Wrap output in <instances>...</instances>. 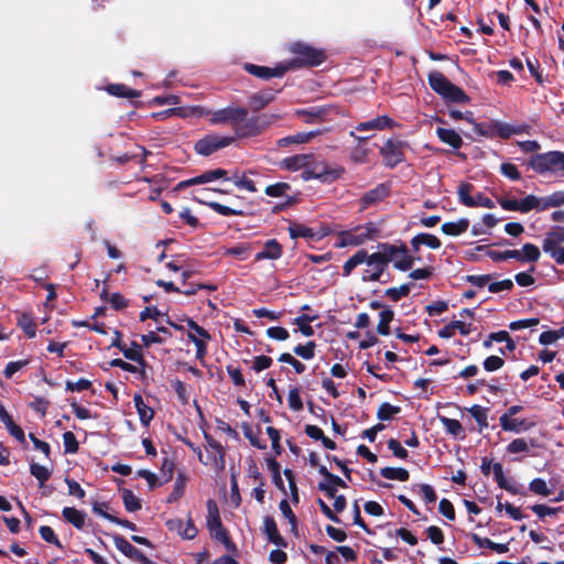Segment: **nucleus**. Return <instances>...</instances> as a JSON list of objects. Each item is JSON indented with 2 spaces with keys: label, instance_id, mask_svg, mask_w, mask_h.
<instances>
[{
  "label": "nucleus",
  "instance_id": "obj_1",
  "mask_svg": "<svg viewBox=\"0 0 564 564\" xmlns=\"http://www.w3.org/2000/svg\"><path fill=\"white\" fill-rule=\"evenodd\" d=\"M289 51L293 54V58L283 64L284 67H288V70L301 67L319 66L327 58L325 50L314 47L304 42L290 44Z\"/></svg>",
  "mask_w": 564,
  "mask_h": 564
},
{
  "label": "nucleus",
  "instance_id": "obj_2",
  "mask_svg": "<svg viewBox=\"0 0 564 564\" xmlns=\"http://www.w3.org/2000/svg\"><path fill=\"white\" fill-rule=\"evenodd\" d=\"M528 166L541 175L564 172V152L549 151L533 154L528 162Z\"/></svg>",
  "mask_w": 564,
  "mask_h": 564
},
{
  "label": "nucleus",
  "instance_id": "obj_3",
  "mask_svg": "<svg viewBox=\"0 0 564 564\" xmlns=\"http://www.w3.org/2000/svg\"><path fill=\"white\" fill-rule=\"evenodd\" d=\"M529 126H511L498 120L475 123V133L480 137L496 138L499 137L503 140L509 139L513 134L527 133Z\"/></svg>",
  "mask_w": 564,
  "mask_h": 564
},
{
  "label": "nucleus",
  "instance_id": "obj_4",
  "mask_svg": "<svg viewBox=\"0 0 564 564\" xmlns=\"http://www.w3.org/2000/svg\"><path fill=\"white\" fill-rule=\"evenodd\" d=\"M344 169L330 167L325 161H317L312 153V159L307 169L302 172L301 177L304 181L319 180L323 183H332L341 177Z\"/></svg>",
  "mask_w": 564,
  "mask_h": 564
},
{
  "label": "nucleus",
  "instance_id": "obj_5",
  "mask_svg": "<svg viewBox=\"0 0 564 564\" xmlns=\"http://www.w3.org/2000/svg\"><path fill=\"white\" fill-rule=\"evenodd\" d=\"M235 140V137L207 134L195 143L194 149L198 154L208 156L216 151L230 145Z\"/></svg>",
  "mask_w": 564,
  "mask_h": 564
},
{
  "label": "nucleus",
  "instance_id": "obj_6",
  "mask_svg": "<svg viewBox=\"0 0 564 564\" xmlns=\"http://www.w3.org/2000/svg\"><path fill=\"white\" fill-rule=\"evenodd\" d=\"M248 116V109L243 107H226L219 110H216L212 113L210 122L213 124H225L229 123L234 127L235 132L237 131V126H239L240 121L245 120Z\"/></svg>",
  "mask_w": 564,
  "mask_h": 564
},
{
  "label": "nucleus",
  "instance_id": "obj_7",
  "mask_svg": "<svg viewBox=\"0 0 564 564\" xmlns=\"http://www.w3.org/2000/svg\"><path fill=\"white\" fill-rule=\"evenodd\" d=\"M377 229L373 224L369 223L362 232L356 234L352 230L339 231L337 235L336 248H345L348 246H361L367 240L371 239Z\"/></svg>",
  "mask_w": 564,
  "mask_h": 564
},
{
  "label": "nucleus",
  "instance_id": "obj_8",
  "mask_svg": "<svg viewBox=\"0 0 564 564\" xmlns=\"http://www.w3.org/2000/svg\"><path fill=\"white\" fill-rule=\"evenodd\" d=\"M404 142L397 139H388L380 148V154L387 167L393 169L405 160L403 148Z\"/></svg>",
  "mask_w": 564,
  "mask_h": 564
},
{
  "label": "nucleus",
  "instance_id": "obj_9",
  "mask_svg": "<svg viewBox=\"0 0 564 564\" xmlns=\"http://www.w3.org/2000/svg\"><path fill=\"white\" fill-rule=\"evenodd\" d=\"M113 542L116 547L124 554L127 557L140 563V564H155L152 560L145 556L140 550L133 546L126 538L122 535L116 534L113 535Z\"/></svg>",
  "mask_w": 564,
  "mask_h": 564
},
{
  "label": "nucleus",
  "instance_id": "obj_10",
  "mask_svg": "<svg viewBox=\"0 0 564 564\" xmlns=\"http://www.w3.org/2000/svg\"><path fill=\"white\" fill-rule=\"evenodd\" d=\"M243 69L248 74L265 80L272 77H282L288 72V67H284L283 64H280L275 67H268L256 65L252 63H245Z\"/></svg>",
  "mask_w": 564,
  "mask_h": 564
},
{
  "label": "nucleus",
  "instance_id": "obj_11",
  "mask_svg": "<svg viewBox=\"0 0 564 564\" xmlns=\"http://www.w3.org/2000/svg\"><path fill=\"white\" fill-rule=\"evenodd\" d=\"M365 263H367L368 267H373V271L369 275H362L361 280L364 282L380 281V278L383 275L384 271L389 265L387 260L379 252H373L371 254L367 253V260H365Z\"/></svg>",
  "mask_w": 564,
  "mask_h": 564
},
{
  "label": "nucleus",
  "instance_id": "obj_12",
  "mask_svg": "<svg viewBox=\"0 0 564 564\" xmlns=\"http://www.w3.org/2000/svg\"><path fill=\"white\" fill-rule=\"evenodd\" d=\"M390 195V185L386 183H380L376 187L367 191L360 198L361 209H367L368 207L376 205L382 202L386 197Z\"/></svg>",
  "mask_w": 564,
  "mask_h": 564
},
{
  "label": "nucleus",
  "instance_id": "obj_13",
  "mask_svg": "<svg viewBox=\"0 0 564 564\" xmlns=\"http://www.w3.org/2000/svg\"><path fill=\"white\" fill-rule=\"evenodd\" d=\"M273 88L260 90L249 97L248 105L252 111H260L265 108L275 98L276 93Z\"/></svg>",
  "mask_w": 564,
  "mask_h": 564
},
{
  "label": "nucleus",
  "instance_id": "obj_14",
  "mask_svg": "<svg viewBox=\"0 0 564 564\" xmlns=\"http://www.w3.org/2000/svg\"><path fill=\"white\" fill-rule=\"evenodd\" d=\"M500 426L506 432L522 433L527 432L535 426L534 421L525 419H509L508 416H500Z\"/></svg>",
  "mask_w": 564,
  "mask_h": 564
},
{
  "label": "nucleus",
  "instance_id": "obj_15",
  "mask_svg": "<svg viewBox=\"0 0 564 564\" xmlns=\"http://www.w3.org/2000/svg\"><path fill=\"white\" fill-rule=\"evenodd\" d=\"M311 159L312 153L295 154L281 160L279 166L281 170L290 172H295L299 170L305 171Z\"/></svg>",
  "mask_w": 564,
  "mask_h": 564
},
{
  "label": "nucleus",
  "instance_id": "obj_16",
  "mask_svg": "<svg viewBox=\"0 0 564 564\" xmlns=\"http://www.w3.org/2000/svg\"><path fill=\"white\" fill-rule=\"evenodd\" d=\"M288 230L292 239L306 238L310 240H319L321 238L327 235V232L317 235L313 228L296 221H292Z\"/></svg>",
  "mask_w": 564,
  "mask_h": 564
},
{
  "label": "nucleus",
  "instance_id": "obj_17",
  "mask_svg": "<svg viewBox=\"0 0 564 564\" xmlns=\"http://www.w3.org/2000/svg\"><path fill=\"white\" fill-rule=\"evenodd\" d=\"M397 254L399 259H395L393 267L403 272L412 269L415 260H420V258L409 254V249L403 242L397 245Z\"/></svg>",
  "mask_w": 564,
  "mask_h": 564
},
{
  "label": "nucleus",
  "instance_id": "obj_18",
  "mask_svg": "<svg viewBox=\"0 0 564 564\" xmlns=\"http://www.w3.org/2000/svg\"><path fill=\"white\" fill-rule=\"evenodd\" d=\"M283 248L276 239H270L264 243V247L254 256L256 261L264 259L278 260L282 257Z\"/></svg>",
  "mask_w": 564,
  "mask_h": 564
},
{
  "label": "nucleus",
  "instance_id": "obj_19",
  "mask_svg": "<svg viewBox=\"0 0 564 564\" xmlns=\"http://www.w3.org/2000/svg\"><path fill=\"white\" fill-rule=\"evenodd\" d=\"M319 134V131H310V132H297L292 135L283 137L276 140L278 148H288L293 144H304L308 143L313 138Z\"/></svg>",
  "mask_w": 564,
  "mask_h": 564
},
{
  "label": "nucleus",
  "instance_id": "obj_20",
  "mask_svg": "<svg viewBox=\"0 0 564 564\" xmlns=\"http://www.w3.org/2000/svg\"><path fill=\"white\" fill-rule=\"evenodd\" d=\"M394 121L388 116H378L375 119L360 122L356 126L357 131H368V130H384L387 128H392L394 126Z\"/></svg>",
  "mask_w": 564,
  "mask_h": 564
},
{
  "label": "nucleus",
  "instance_id": "obj_21",
  "mask_svg": "<svg viewBox=\"0 0 564 564\" xmlns=\"http://www.w3.org/2000/svg\"><path fill=\"white\" fill-rule=\"evenodd\" d=\"M17 325L24 332L28 338L36 336L37 325L32 312L18 313Z\"/></svg>",
  "mask_w": 564,
  "mask_h": 564
},
{
  "label": "nucleus",
  "instance_id": "obj_22",
  "mask_svg": "<svg viewBox=\"0 0 564 564\" xmlns=\"http://www.w3.org/2000/svg\"><path fill=\"white\" fill-rule=\"evenodd\" d=\"M262 132L259 128L258 122H256L254 116L250 118H245V120L240 121L239 126H237L236 134L238 138H252L260 135Z\"/></svg>",
  "mask_w": 564,
  "mask_h": 564
},
{
  "label": "nucleus",
  "instance_id": "obj_23",
  "mask_svg": "<svg viewBox=\"0 0 564 564\" xmlns=\"http://www.w3.org/2000/svg\"><path fill=\"white\" fill-rule=\"evenodd\" d=\"M133 403L143 426H149L154 417V410L145 404L140 393H134Z\"/></svg>",
  "mask_w": 564,
  "mask_h": 564
},
{
  "label": "nucleus",
  "instance_id": "obj_24",
  "mask_svg": "<svg viewBox=\"0 0 564 564\" xmlns=\"http://www.w3.org/2000/svg\"><path fill=\"white\" fill-rule=\"evenodd\" d=\"M427 80L432 90H434L441 97L452 84L448 80V78L442 72L438 70L431 72L427 76Z\"/></svg>",
  "mask_w": 564,
  "mask_h": 564
},
{
  "label": "nucleus",
  "instance_id": "obj_25",
  "mask_svg": "<svg viewBox=\"0 0 564 564\" xmlns=\"http://www.w3.org/2000/svg\"><path fill=\"white\" fill-rule=\"evenodd\" d=\"M436 135L443 143L451 145L454 150H458L463 145L462 137L453 129L437 128Z\"/></svg>",
  "mask_w": 564,
  "mask_h": 564
},
{
  "label": "nucleus",
  "instance_id": "obj_26",
  "mask_svg": "<svg viewBox=\"0 0 564 564\" xmlns=\"http://www.w3.org/2000/svg\"><path fill=\"white\" fill-rule=\"evenodd\" d=\"M492 473L495 480L501 489L507 490L512 495H523L514 485H511L505 477L503 468L500 463H494Z\"/></svg>",
  "mask_w": 564,
  "mask_h": 564
},
{
  "label": "nucleus",
  "instance_id": "obj_27",
  "mask_svg": "<svg viewBox=\"0 0 564 564\" xmlns=\"http://www.w3.org/2000/svg\"><path fill=\"white\" fill-rule=\"evenodd\" d=\"M206 505L208 511L206 524L209 531L214 532L216 530L224 528L216 501L213 499H208Z\"/></svg>",
  "mask_w": 564,
  "mask_h": 564
},
{
  "label": "nucleus",
  "instance_id": "obj_28",
  "mask_svg": "<svg viewBox=\"0 0 564 564\" xmlns=\"http://www.w3.org/2000/svg\"><path fill=\"white\" fill-rule=\"evenodd\" d=\"M109 95L119 98H138L141 96V91L130 88L124 84H109L106 87Z\"/></svg>",
  "mask_w": 564,
  "mask_h": 564
},
{
  "label": "nucleus",
  "instance_id": "obj_29",
  "mask_svg": "<svg viewBox=\"0 0 564 564\" xmlns=\"http://www.w3.org/2000/svg\"><path fill=\"white\" fill-rule=\"evenodd\" d=\"M469 227V220L467 218H460L457 221L444 223L441 227L443 234L447 236H459L467 231Z\"/></svg>",
  "mask_w": 564,
  "mask_h": 564
},
{
  "label": "nucleus",
  "instance_id": "obj_30",
  "mask_svg": "<svg viewBox=\"0 0 564 564\" xmlns=\"http://www.w3.org/2000/svg\"><path fill=\"white\" fill-rule=\"evenodd\" d=\"M63 518L76 529H83L85 525V512L77 510L74 507H64L62 510Z\"/></svg>",
  "mask_w": 564,
  "mask_h": 564
},
{
  "label": "nucleus",
  "instance_id": "obj_31",
  "mask_svg": "<svg viewBox=\"0 0 564 564\" xmlns=\"http://www.w3.org/2000/svg\"><path fill=\"white\" fill-rule=\"evenodd\" d=\"M297 117H302L305 123H315L322 120L326 115V109L322 107H311L306 109H299L295 111Z\"/></svg>",
  "mask_w": 564,
  "mask_h": 564
},
{
  "label": "nucleus",
  "instance_id": "obj_32",
  "mask_svg": "<svg viewBox=\"0 0 564 564\" xmlns=\"http://www.w3.org/2000/svg\"><path fill=\"white\" fill-rule=\"evenodd\" d=\"M455 330H458L464 336H467L470 333L469 326H467L464 322L453 321L438 330V336L441 338H451L455 335Z\"/></svg>",
  "mask_w": 564,
  "mask_h": 564
},
{
  "label": "nucleus",
  "instance_id": "obj_33",
  "mask_svg": "<svg viewBox=\"0 0 564 564\" xmlns=\"http://www.w3.org/2000/svg\"><path fill=\"white\" fill-rule=\"evenodd\" d=\"M530 446L538 447V441L535 438H514L507 446L509 454L529 453Z\"/></svg>",
  "mask_w": 564,
  "mask_h": 564
},
{
  "label": "nucleus",
  "instance_id": "obj_34",
  "mask_svg": "<svg viewBox=\"0 0 564 564\" xmlns=\"http://www.w3.org/2000/svg\"><path fill=\"white\" fill-rule=\"evenodd\" d=\"M199 204L207 205L210 209H213L215 213L221 215V216H243L245 213L242 210H238L235 208H231L229 206L223 205L218 202H208L203 198H195Z\"/></svg>",
  "mask_w": 564,
  "mask_h": 564
},
{
  "label": "nucleus",
  "instance_id": "obj_35",
  "mask_svg": "<svg viewBox=\"0 0 564 564\" xmlns=\"http://www.w3.org/2000/svg\"><path fill=\"white\" fill-rule=\"evenodd\" d=\"M442 98L445 99L446 101L456 104H468L470 101V98L467 96V94L460 87L454 85L453 83L443 94Z\"/></svg>",
  "mask_w": 564,
  "mask_h": 564
},
{
  "label": "nucleus",
  "instance_id": "obj_36",
  "mask_svg": "<svg viewBox=\"0 0 564 564\" xmlns=\"http://www.w3.org/2000/svg\"><path fill=\"white\" fill-rule=\"evenodd\" d=\"M317 315L301 314L294 318L293 324L297 326L302 335L311 337L314 335V328L311 326V323L317 319Z\"/></svg>",
  "mask_w": 564,
  "mask_h": 564
},
{
  "label": "nucleus",
  "instance_id": "obj_37",
  "mask_svg": "<svg viewBox=\"0 0 564 564\" xmlns=\"http://www.w3.org/2000/svg\"><path fill=\"white\" fill-rule=\"evenodd\" d=\"M394 318V311L390 307L383 308L379 314V323L377 325L378 334L388 336L390 334V323Z\"/></svg>",
  "mask_w": 564,
  "mask_h": 564
},
{
  "label": "nucleus",
  "instance_id": "obj_38",
  "mask_svg": "<svg viewBox=\"0 0 564 564\" xmlns=\"http://www.w3.org/2000/svg\"><path fill=\"white\" fill-rule=\"evenodd\" d=\"M365 260H367V250L360 249L355 254H352L343 265V275L349 276L352 272V270L361 264L365 263Z\"/></svg>",
  "mask_w": 564,
  "mask_h": 564
},
{
  "label": "nucleus",
  "instance_id": "obj_39",
  "mask_svg": "<svg viewBox=\"0 0 564 564\" xmlns=\"http://www.w3.org/2000/svg\"><path fill=\"white\" fill-rule=\"evenodd\" d=\"M440 421L444 426L445 431L456 438H464V429L462 423L456 419H449L446 416H441Z\"/></svg>",
  "mask_w": 564,
  "mask_h": 564
},
{
  "label": "nucleus",
  "instance_id": "obj_40",
  "mask_svg": "<svg viewBox=\"0 0 564 564\" xmlns=\"http://www.w3.org/2000/svg\"><path fill=\"white\" fill-rule=\"evenodd\" d=\"M380 475L389 480L408 481L410 478V473L402 467H383Z\"/></svg>",
  "mask_w": 564,
  "mask_h": 564
},
{
  "label": "nucleus",
  "instance_id": "obj_41",
  "mask_svg": "<svg viewBox=\"0 0 564 564\" xmlns=\"http://www.w3.org/2000/svg\"><path fill=\"white\" fill-rule=\"evenodd\" d=\"M251 245L246 242L237 243L236 246L225 248L223 254L231 256L238 260H246L251 253Z\"/></svg>",
  "mask_w": 564,
  "mask_h": 564
},
{
  "label": "nucleus",
  "instance_id": "obj_42",
  "mask_svg": "<svg viewBox=\"0 0 564 564\" xmlns=\"http://www.w3.org/2000/svg\"><path fill=\"white\" fill-rule=\"evenodd\" d=\"M475 186L469 182H463L459 184L457 188L458 200L466 207H473L474 196L470 193L474 191Z\"/></svg>",
  "mask_w": 564,
  "mask_h": 564
},
{
  "label": "nucleus",
  "instance_id": "obj_43",
  "mask_svg": "<svg viewBox=\"0 0 564 564\" xmlns=\"http://www.w3.org/2000/svg\"><path fill=\"white\" fill-rule=\"evenodd\" d=\"M204 438H205V441L207 443V446L218 455V458L216 456H214L213 460L216 464L219 463L223 466L225 464V448H224V446L218 441H216L207 432H204Z\"/></svg>",
  "mask_w": 564,
  "mask_h": 564
},
{
  "label": "nucleus",
  "instance_id": "obj_44",
  "mask_svg": "<svg viewBox=\"0 0 564 564\" xmlns=\"http://www.w3.org/2000/svg\"><path fill=\"white\" fill-rule=\"evenodd\" d=\"M267 466L272 474L273 484L282 491H285L284 482L281 477V465L274 457L267 458Z\"/></svg>",
  "mask_w": 564,
  "mask_h": 564
},
{
  "label": "nucleus",
  "instance_id": "obj_45",
  "mask_svg": "<svg viewBox=\"0 0 564 564\" xmlns=\"http://www.w3.org/2000/svg\"><path fill=\"white\" fill-rule=\"evenodd\" d=\"M241 427H242L245 437L249 440L250 444L253 447H257L259 449L267 448V444L259 438V435L261 434L260 427H258L257 433L253 432L252 427L247 422L242 423Z\"/></svg>",
  "mask_w": 564,
  "mask_h": 564
},
{
  "label": "nucleus",
  "instance_id": "obj_46",
  "mask_svg": "<svg viewBox=\"0 0 564 564\" xmlns=\"http://www.w3.org/2000/svg\"><path fill=\"white\" fill-rule=\"evenodd\" d=\"M291 191V185L285 182H278L271 185H268L264 188L265 195L270 197H286L290 196L288 193Z\"/></svg>",
  "mask_w": 564,
  "mask_h": 564
},
{
  "label": "nucleus",
  "instance_id": "obj_47",
  "mask_svg": "<svg viewBox=\"0 0 564 564\" xmlns=\"http://www.w3.org/2000/svg\"><path fill=\"white\" fill-rule=\"evenodd\" d=\"M122 501L128 512H135L142 508L141 500L130 489L122 490Z\"/></svg>",
  "mask_w": 564,
  "mask_h": 564
},
{
  "label": "nucleus",
  "instance_id": "obj_48",
  "mask_svg": "<svg viewBox=\"0 0 564 564\" xmlns=\"http://www.w3.org/2000/svg\"><path fill=\"white\" fill-rule=\"evenodd\" d=\"M213 181H214L213 173H212V170H209V171H205L200 175H197L195 177L180 182L176 186V189H184L188 186H193V185H197V184H205V183H209Z\"/></svg>",
  "mask_w": 564,
  "mask_h": 564
},
{
  "label": "nucleus",
  "instance_id": "obj_49",
  "mask_svg": "<svg viewBox=\"0 0 564 564\" xmlns=\"http://www.w3.org/2000/svg\"><path fill=\"white\" fill-rule=\"evenodd\" d=\"M543 197H538L535 195H528L520 200L521 213H529L532 209L543 210L542 209Z\"/></svg>",
  "mask_w": 564,
  "mask_h": 564
},
{
  "label": "nucleus",
  "instance_id": "obj_50",
  "mask_svg": "<svg viewBox=\"0 0 564 564\" xmlns=\"http://www.w3.org/2000/svg\"><path fill=\"white\" fill-rule=\"evenodd\" d=\"M31 475L37 479L39 486L43 487L44 484L50 479L51 471L45 466H42L37 463H32L30 465Z\"/></svg>",
  "mask_w": 564,
  "mask_h": 564
},
{
  "label": "nucleus",
  "instance_id": "obj_51",
  "mask_svg": "<svg viewBox=\"0 0 564 564\" xmlns=\"http://www.w3.org/2000/svg\"><path fill=\"white\" fill-rule=\"evenodd\" d=\"M315 348H316V343L314 340H310L304 345L300 344V345L295 346L293 348V351L296 356H299L305 360H310V359H313L315 356Z\"/></svg>",
  "mask_w": 564,
  "mask_h": 564
},
{
  "label": "nucleus",
  "instance_id": "obj_52",
  "mask_svg": "<svg viewBox=\"0 0 564 564\" xmlns=\"http://www.w3.org/2000/svg\"><path fill=\"white\" fill-rule=\"evenodd\" d=\"M469 413L474 417V420L476 421V423L478 424L480 430L488 427V421H487L488 409L487 408H482L478 404H475L469 409Z\"/></svg>",
  "mask_w": 564,
  "mask_h": 564
},
{
  "label": "nucleus",
  "instance_id": "obj_53",
  "mask_svg": "<svg viewBox=\"0 0 564 564\" xmlns=\"http://www.w3.org/2000/svg\"><path fill=\"white\" fill-rule=\"evenodd\" d=\"M400 412H401L400 406L392 405L388 402H383L377 411V417L381 421H389L394 415L399 414Z\"/></svg>",
  "mask_w": 564,
  "mask_h": 564
},
{
  "label": "nucleus",
  "instance_id": "obj_54",
  "mask_svg": "<svg viewBox=\"0 0 564 564\" xmlns=\"http://www.w3.org/2000/svg\"><path fill=\"white\" fill-rule=\"evenodd\" d=\"M123 354L124 358L131 361H141L142 360V349L141 346L137 341L131 343V347H127L126 345L120 349Z\"/></svg>",
  "mask_w": 564,
  "mask_h": 564
},
{
  "label": "nucleus",
  "instance_id": "obj_55",
  "mask_svg": "<svg viewBox=\"0 0 564 564\" xmlns=\"http://www.w3.org/2000/svg\"><path fill=\"white\" fill-rule=\"evenodd\" d=\"M529 490L543 497H547L552 494V490L547 487L545 480L542 478L532 479L529 484Z\"/></svg>",
  "mask_w": 564,
  "mask_h": 564
},
{
  "label": "nucleus",
  "instance_id": "obj_56",
  "mask_svg": "<svg viewBox=\"0 0 564 564\" xmlns=\"http://www.w3.org/2000/svg\"><path fill=\"white\" fill-rule=\"evenodd\" d=\"M542 249L544 252L549 253L557 264H564V247H554L553 242L547 241L542 245Z\"/></svg>",
  "mask_w": 564,
  "mask_h": 564
},
{
  "label": "nucleus",
  "instance_id": "obj_57",
  "mask_svg": "<svg viewBox=\"0 0 564 564\" xmlns=\"http://www.w3.org/2000/svg\"><path fill=\"white\" fill-rule=\"evenodd\" d=\"M564 204V191H557L550 196L543 197L542 209L560 207Z\"/></svg>",
  "mask_w": 564,
  "mask_h": 564
},
{
  "label": "nucleus",
  "instance_id": "obj_58",
  "mask_svg": "<svg viewBox=\"0 0 564 564\" xmlns=\"http://www.w3.org/2000/svg\"><path fill=\"white\" fill-rule=\"evenodd\" d=\"M540 249L533 243H524L522 246V259L523 262H536L540 259Z\"/></svg>",
  "mask_w": 564,
  "mask_h": 564
},
{
  "label": "nucleus",
  "instance_id": "obj_59",
  "mask_svg": "<svg viewBox=\"0 0 564 564\" xmlns=\"http://www.w3.org/2000/svg\"><path fill=\"white\" fill-rule=\"evenodd\" d=\"M64 451L66 454H76L79 449V443L75 434L70 431L63 434Z\"/></svg>",
  "mask_w": 564,
  "mask_h": 564
},
{
  "label": "nucleus",
  "instance_id": "obj_60",
  "mask_svg": "<svg viewBox=\"0 0 564 564\" xmlns=\"http://www.w3.org/2000/svg\"><path fill=\"white\" fill-rule=\"evenodd\" d=\"M39 533L45 542L53 544L59 549H63L61 541L58 540L57 535L55 534L54 530L51 527H40Z\"/></svg>",
  "mask_w": 564,
  "mask_h": 564
},
{
  "label": "nucleus",
  "instance_id": "obj_61",
  "mask_svg": "<svg viewBox=\"0 0 564 564\" xmlns=\"http://www.w3.org/2000/svg\"><path fill=\"white\" fill-rule=\"evenodd\" d=\"M415 487L417 488V492L422 496L426 503H433L436 501L437 496L434 488L431 485L420 484L415 485L414 488Z\"/></svg>",
  "mask_w": 564,
  "mask_h": 564
},
{
  "label": "nucleus",
  "instance_id": "obj_62",
  "mask_svg": "<svg viewBox=\"0 0 564 564\" xmlns=\"http://www.w3.org/2000/svg\"><path fill=\"white\" fill-rule=\"evenodd\" d=\"M379 253L381 256H383V258L387 260L388 263H390L391 261H395V259H399L398 258V254H397V245H392V243H388V242H383V243H379Z\"/></svg>",
  "mask_w": 564,
  "mask_h": 564
},
{
  "label": "nucleus",
  "instance_id": "obj_63",
  "mask_svg": "<svg viewBox=\"0 0 564 564\" xmlns=\"http://www.w3.org/2000/svg\"><path fill=\"white\" fill-rule=\"evenodd\" d=\"M288 402L290 409L293 411L303 410V402L300 395V389L297 387H292L289 391Z\"/></svg>",
  "mask_w": 564,
  "mask_h": 564
},
{
  "label": "nucleus",
  "instance_id": "obj_64",
  "mask_svg": "<svg viewBox=\"0 0 564 564\" xmlns=\"http://www.w3.org/2000/svg\"><path fill=\"white\" fill-rule=\"evenodd\" d=\"M547 241L553 242V248L557 247L560 242H564V227H555L553 230L549 231L543 243H546Z\"/></svg>",
  "mask_w": 564,
  "mask_h": 564
}]
</instances>
